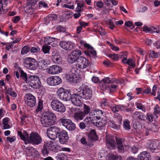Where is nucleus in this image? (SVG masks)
I'll use <instances>...</instances> for the list:
<instances>
[{
    "mask_svg": "<svg viewBox=\"0 0 160 160\" xmlns=\"http://www.w3.org/2000/svg\"><path fill=\"white\" fill-rule=\"evenodd\" d=\"M18 132L21 139L24 141L26 144L29 143L37 145L42 142L41 138L38 133L32 132L29 137L27 132L23 130V132L18 131Z\"/></svg>",
    "mask_w": 160,
    "mask_h": 160,
    "instance_id": "1",
    "label": "nucleus"
},
{
    "mask_svg": "<svg viewBox=\"0 0 160 160\" xmlns=\"http://www.w3.org/2000/svg\"><path fill=\"white\" fill-rule=\"evenodd\" d=\"M43 101L41 99H39L38 106L35 112V119L39 120L41 119V112L43 108ZM42 120H55L56 119V117L54 113L50 112L42 116Z\"/></svg>",
    "mask_w": 160,
    "mask_h": 160,
    "instance_id": "2",
    "label": "nucleus"
},
{
    "mask_svg": "<svg viewBox=\"0 0 160 160\" xmlns=\"http://www.w3.org/2000/svg\"><path fill=\"white\" fill-rule=\"evenodd\" d=\"M76 92L80 93L81 96L82 95L83 98L86 99H89L92 96V92L91 89L84 84H82L80 87L76 88Z\"/></svg>",
    "mask_w": 160,
    "mask_h": 160,
    "instance_id": "3",
    "label": "nucleus"
},
{
    "mask_svg": "<svg viewBox=\"0 0 160 160\" xmlns=\"http://www.w3.org/2000/svg\"><path fill=\"white\" fill-rule=\"evenodd\" d=\"M26 82L34 89L40 87L41 82L38 77L36 75H30L26 79Z\"/></svg>",
    "mask_w": 160,
    "mask_h": 160,
    "instance_id": "4",
    "label": "nucleus"
},
{
    "mask_svg": "<svg viewBox=\"0 0 160 160\" xmlns=\"http://www.w3.org/2000/svg\"><path fill=\"white\" fill-rule=\"evenodd\" d=\"M58 98L61 100L69 101L71 98V94L69 91L62 88H59L56 92Z\"/></svg>",
    "mask_w": 160,
    "mask_h": 160,
    "instance_id": "5",
    "label": "nucleus"
},
{
    "mask_svg": "<svg viewBox=\"0 0 160 160\" xmlns=\"http://www.w3.org/2000/svg\"><path fill=\"white\" fill-rule=\"evenodd\" d=\"M51 106L54 110L60 112H63L66 110V108L64 104L58 100H53L51 102Z\"/></svg>",
    "mask_w": 160,
    "mask_h": 160,
    "instance_id": "6",
    "label": "nucleus"
},
{
    "mask_svg": "<svg viewBox=\"0 0 160 160\" xmlns=\"http://www.w3.org/2000/svg\"><path fill=\"white\" fill-rule=\"evenodd\" d=\"M90 65L89 60L86 58L80 56L76 63V67L81 69H84L87 68Z\"/></svg>",
    "mask_w": 160,
    "mask_h": 160,
    "instance_id": "7",
    "label": "nucleus"
},
{
    "mask_svg": "<svg viewBox=\"0 0 160 160\" xmlns=\"http://www.w3.org/2000/svg\"><path fill=\"white\" fill-rule=\"evenodd\" d=\"M82 54V52L79 50L76 49L72 51L68 56V62L71 64L74 63L78 60V59Z\"/></svg>",
    "mask_w": 160,
    "mask_h": 160,
    "instance_id": "8",
    "label": "nucleus"
},
{
    "mask_svg": "<svg viewBox=\"0 0 160 160\" xmlns=\"http://www.w3.org/2000/svg\"><path fill=\"white\" fill-rule=\"evenodd\" d=\"M24 101L25 104L30 108L34 106L36 102V98L31 93H28L25 95Z\"/></svg>",
    "mask_w": 160,
    "mask_h": 160,
    "instance_id": "9",
    "label": "nucleus"
},
{
    "mask_svg": "<svg viewBox=\"0 0 160 160\" xmlns=\"http://www.w3.org/2000/svg\"><path fill=\"white\" fill-rule=\"evenodd\" d=\"M47 135L50 139L54 140L57 137V134L60 132V129L55 126L52 127L47 130Z\"/></svg>",
    "mask_w": 160,
    "mask_h": 160,
    "instance_id": "10",
    "label": "nucleus"
},
{
    "mask_svg": "<svg viewBox=\"0 0 160 160\" xmlns=\"http://www.w3.org/2000/svg\"><path fill=\"white\" fill-rule=\"evenodd\" d=\"M24 64L27 68L32 70H35L37 68V63L36 60L31 58H27L25 59Z\"/></svg>",
    "mask_w": 160,
    "mask_h": 160,
    "instance_id": "11",
    "label": "nucleus"
},
{
    "mask_svg": "<svg viewBox=\"0 0 160 160\" xmlns=\"http://www.w3.org/2000/svg\"><path fill=\"white\" fill-rule=\"evenodd\" d=\"M58 145L56 142L50 141L45 143L43 146L42 152L43 155L48 154L49 152L48 149L54 150L57 147Z\"/></svg>",
    "mask_w": 160,
    "mask_h": 160,
    "instance_id": "12",
    "label": "nucleus"
},
{
    "mask_svg": "<svg viewBox=\"0 0 160 160\" xmlns=\"http://www.w3.org/2000/svg\"><path fill=\"white\" fill-rule=\"evenodd\" d=\"M47 82L49 86H55L62 83V79L61 77L57 76H50L47 79Z\"/></svg>",
    "mask_w": 160,
    "mask_h": 160,
    "instance_id": "13",
    "label": "nucleus"
},
{
    "mask_svg": "<svg viewBox=\"0 0 160 160\" xmlns=\"http://www.w3.org/2000/svg\"><path fill=\"white\" fill-rule=\"evenodd\" d=\"M116 137L109 135L106 136V143L108 147L110 149H113L116 148V144L115 140H118Z\"/></svg>",
    "mask_w": 160,
    "mask_h": 160,
    "instance_id": "14",
    "label": "nucleus"
},
{
    "mask_svg": "<svg viewBox=\"0 0 160 160\" xmlns=\"http://www.w3.org/2000/svg\"><path fill=\"white\" fill-rule=\"evenodd\" d=\"M75 93L71 96V99L72 103L77 106H80L82 103V98L80 93H77L76 91Z\"/></svg>",
    "mask_w": 160,
    "mask_h": 160,
    "instance_id": "15",
    "label": "nucleus"
},
{
    "mask_svg": "<svg viewBox=\"0 0 160 160\" xmlns=\"http://www.w3.org/2000/svg\"><path fill=\"white\" fill-rule=\"evenodd\" d=\"M62 71V68L60 66L57 65H53L49 67L46 69L47 73L51 75L58 74Z\"/></svg>",
    "mask_w": 160,
    "mask_h": 160,
    "instance_id": "16",
    "label": "nucleus"
},
{
    "mask_svg": "<svg viewBox=\"0 0 160 160\" xmlns=\"http://www.w3.org/2000/svg\"><path fill=\"white\" fill-rule=\"evenodd\" d=\"M103 112L101 110H97L93 114V115H91L89 114V116H88L84 120H96L102 119V116Z\"/></svg>",
    "mask_w": 160,
    "mask_h": 160,
    "instance_id": "17",
    "label": "nucleus"
},
{
    "mask_svg": "<svg viewBox=\"0 0 160 160\" xmlns=\"http://www.w3.org/2000/svg\"><path fill=\"white\" fill-rule=\"evenodd\" d=\"M160 112V108L158 106H156L154 109V111L153 114L151 113H148L147 114V119L148 120L155 119H156L158 117V115Z\"/></svg>",
    "mask_w": 160,
    "mask_h": 160,
    "instance_id": "18",
    "label": "nucleus"
},
{
    "mask_svg": "<svg viewBox=\"0 0 160 160\" xmlns=\"http://www.w3.org/2000/svg\"><path fill=\"white\" fill-rule=\"evenodd\" d=\"M76 71L75 70L72 69V73L67 74L66 78L67 81L69 82H72V83H77L78 82V80L76 74L74 73L73 71Z\"/></svg>",
    "mask_w": 160,
    "mask_h": 160,
    "instance_id": "19",
    "label": "nucleus"
},
{
    "mask_svg": "<svg viewBox=\"0 0 160 160\" xmlns=\"http://www.w3.org/2000/svg\"><path fill=\"white\" fill-rule=\"evenodd\" d=\"M112 82L110 78L108 77L102 79L100 84V85L102 86L103 90L108 89L110 92H111V90L110 89V86H109L108 85Z\"/></svg>",
    "mask_w": 160,
    "mask_h": 160,
    "instance_id": "20",
    "label": "nucleus"
},
{
    "mask_svg": "<svg viewBox=\"0 0 160 160\" xmlns=\"http://www.w3.org/2000/svg\"><path fill=\"white\" fill-rule=\"evenodd\" d=\"M61 122L68 130H73L75 128V125L72 121H61Z\"/></svg>",
    "mask_w": 160,
    "mask_h": 160,
    "instance_id": "21",
    "label": "nucleus"
},
{
    "mask_svg": "<svg viewBox=\"0 0 160 160\" xmlns=\"http://www.w3.org/2000/svg\"><path fill=\"white\" fill-rule=\"evenodd\" d=\"M58 138L61 143L63 144L67 142L68 138L67 132L64 130L60 132Z\"/></svg>",
    "mask_w": 160,
    "mask_h": 160,
    "instance_id": "22",
    "label": "nucleus"
},
{
    "mask_svg": "<svg viewBox=\"0 0 160 160\" xmlns=\"http://www.w3.org/2000/svg\"><path fill=\"white\" fill-rule=\"evenodd\" d=\"M149 121V122H146V124H148V125L147 126L149 129H146L145 133L146 136H148L149 133L151 131L155 132V130H154V128H156V130H158V128H157L156 126L155 125V124L153 123H152V121Z\"/></svg>",
    "mask_w": 160,
    "mask_h": 160,
    "instance_id": "23",
    "label": "nucleus"
},
{
    "mask_svg": "<svg viewBox=\"0 0 160 160\" xmlns=\"http://www.w3.org/2000/svg\"><path fill=\"white\" fill-rule=\"evenodd\" d=\"M138 159L139 160H151V157L148 152L144 151L138 155Z\"/></svg>",
    "mask_w": 160,
    "mask_h": 160,
    "instance_id": "24",
    "label": "nucleus"
},
{
    "mask_svg": "<svg viewBox=\"0 0 160 160\" xmlns=\"http://www.w3.org/2000/svg\"><path fill=\"white\" fill-rule=\"evenodd\" d=\"M80 43L81 44L84 46V47L88 48V52L90 53L93 56H96V51L89 44L86 43L83 41H80Z\"/></svg>",
    "mask_w": 160,
    "mask_h": 160,
    "instance_id": "25",
    "label": "nucleus"
},
{
    "mask_svg": "<svg viewBox=\"0 0 160 160\" xmlns=\"http://www.w3.org/2000/svg\"><path fill=\"white\" fill-rule=\"evenodd\" d=\"M44 41L46 44L51 45L52 47H55L57 45V44L54 38L47 37L44 38Z\"/></svg>",
    "mask_w": 160,
    "mask_h": 160,
    "instance_id": "26",
    "label": "nucleus"
},
{
    "mask_svg": "<svg viewBox=\"0 0 160 160\" xmlns=\"http://www.w3.org/2000/svg\"><path fill=\"white\" fill-rule=\"evenodd\" d=\"M132 117L135 120H143L145 117V116L142 112L136 111L133 114Z\"/></svg>",
    "mask_w": 160,
    "mask_h": 160,
    "instance_id": "27",
    "label": "nucleus"
},
{
    "mask_svg": "<svg viewBox=\"0 0 160 160\" xmlns=\"http://www.w3.org/2000/svg\"><path fill=\"white\" fill-rule=\"evenodd\" d=\"M52 60L54 63H59L61 62L60 56L57 53H53Z\"/></svg>",
    "mask_w": 160,
    "mask_h": 160,
    "instance_id": "28",
    "label": "nucleus"
},
{
    "mask_svg": "<svg viewBox=\"0 0 160 160\" xmlns=\"http://www.w3.org/2000/svg\"><path fill=\"white\" fill-rule=\"evenodd\" d=\"M88 137L90 139L93 141L98 140V137L96 135L95 130L93 129L90 131L88 135Z\"/></svg>",
    "mask_w": 160,
    "mask_h": 160,
    "instance_id": "29",
    "label": "nucleus"
},
{
    "mask_svg": "<svg viewBox=\"0 0 160 160\" xmlns=\"http://www.w3.org/2000/svg\"><path fill=\"white\" fill-rule=\"evenodd\" d=\"M117 143L118 151L120 152L123 153L124 149L121 139L117 140Z\"/></svg>",
    "mask_w": 160,
    "mask_h": 160,
    "instance_id": "30",
    "label": "nucleus"
},
{
    "mask_svg": "<svg viewBox=\"0 0 160 160\" xmlns=\"http://www.w3.org/2000/svg\"><path fill=\"white\" fill-rule=\"evenodd\" d=\"M94 125L98 127H102L106 124V121H91Z\"/></svg>",
    "mask_w": 160,
    "mask_h": 160,
    "instance_id": "31",
    "label": "nucleus"
},
{
    "mask_svg": "<svg viewBox=\"0 0 160 160\" xmlns=\"http://www.w3.org/2000/svg\"><path fill=\"white\" fill-rule=\"evenodd\" d=\"M42 125L45 127H48L55 124L54 121H40Z\"/></svg>",
    "mask_w": 160,
    "mask_h": 160,
    "instance_id": "32",
    "label": "nucleus"
},
{
    "mask_svg": "<svg viewBox=\"0 0 160 160\" xmlns=\"http://www.w3.org/2000/svg\"><path fill=\"white\" fill-rule=\"evenodd\" d=\"M160 26H156L155 27L151 26V33H160Z\"/></svg>",
    "mask_w": 160,
    "mask_h": 160,
    "instance_id": "33",
    "label": "nucleus"
},
{
    "mask_svg": "<svg viewBox=\"0 0 160 160\" xmlns=\"http://www.w3.org/2000/svg\"><path fill=\"white\" fill-rule=\"evenodd\" d=\"M149 57L152 58H157L159 57V54L152 50H150L149 52Z\"/></svg>",
    "mask_w": 160,
    "mask_h": 160,
    "instance_id": "34",
    "label": "nucleus"
},
{
    "mask_svg": "<svg viewBox=\"0 0 160 160\" xmlns=\"http://www.w3.org/2000/svg\"><path fill=\"white\" fill-rule=\"evenodd\" d=\"M46 63V62L44 60L42 59H40L39 60L38 63H37V65H38L40 69H41L44 68Z\"/></svg>",
    "mask_w": 160,
    "mask_h": 160,
    "instance_id": "35",
    "label": "nucleus"
},
{
    "mask_svg": "<svg viewBox=\"0 0 160 160\" xmlns=\"http://www.w3.org/2000/svg\"><path fill=\"white\" fill-rule=\"evenodd\" d=\"M85 115L83 112L76 113L74 115V118L77 120L78 119L81 120L83 119V117Z\"/></svg>",
    "mask_w": 160,
    "mask_h": 160,
    "instance_id": "36",
    "label": "nucleus"
},
{
    "mask_svg": "<svg viewBox=\"0 0 160 160\" xmlns=\"http://www.w3.org/2000/svg\"><path fill=\"white\" fill-rule=\"evenodd\" d=\"M77 7L76 8L77 11H79V12H81V8H83L84 6V2L83 1H80L77 2Z\"/></svg>",
    "mask_w": 160,
    "mask_h": 160,
    "instance_id": "37",
    "label": "nucleus"
},
{
    "mask_svg": "<svg viewBox=\"0 0 160 160\" xmlns=\"http://www.w3.org/2000/svg\"><path fill=\"white\" fill-rule=\"evenodd\" d=\"M57 160H66L67 157L65 154L63 153H60L56 156Z\"/></svg>",
    "mask_w": 160,
    "mask_h": 160,
    "instance_id": "38",
    "label": "nucleus"
},
{
    "mask_svg": "<svg viewBox=\"0 0 160 160\" xmlns=\"http://www.w3.org/2000/svg\"><path fill=\"white\" fill-rule=\"evenodd\" d=\"M158 146V144L155 142H153L149 144L148 148L151 150H155Z\"/></svg>",
    "mask_w": 160,
    "mask_h": 160,
    "instance_id": "39",
    "label": "nucleus"
},
{
    "mask_svg": "<svg viewBox=\"0 0 160 160\" xmlns=\"http://www.w3.org/2000/svg\"><path fill=\"white\" fill-rule=\"evenodd\" d=\"M135 105L137 108L141 110L144 112H145L146 111V109L144 106L141 103L136 102L135 103Z\"/></svg>",
    "mask_w": 160,
    "mask_h": 160,
    "instance_id": "40",
    "label": "nucleus"
},
{
    "mask_svg": "<svg viewBox=\"0 0 160 160\" xmlns=\"http://www.w3.org/2000/svg\"><path fill=\"white\" fill-rule=\"evenodd\" d=\"M68 49L67 50H71L75 46V44L74 42L70 41H68Z\"/></svg>",
    "mask_w": 160,
    "mask_h": 160,
    "instance_id": "41",
    "label": "nucleus"
},
{
    "mask_svg": "<svg viewBox=\"0 0 160 160\" xmlns=\"http://www.w3.org/2000/svg\"><path fill=\"white\" fill-rule=\"evenodd\" d=\"M30 50L29 47L28 46H25L22 48L21 53L22 55H25L27 54Z\"/></svg>",
    "mask_w": 160,
    "mask_h": 160,
    "instance_id": "42",
    "label": "nucleus"
},
{
    "mask_svg": "<svg viewBox=\"0 0 160 160\" xmlns=\"http://www.w3.org/2000/svg\"><path fill=\"white\" fill-rule=\"evenodd\" d=\"M60 46L63 49L67 50L68 49V41H61L60 42Z\"/></svg>",
    "mask_w": 160,
    "mask_h": 160,
    "instance_id": "43",
    "label": "nucleus"
},
{
    "mask_svg": "<svg viewBox=\"0 0 160 160\" xmlns=\"http://www.w3.org/2000/svg\"><path fill=\"white\" fill-rule=\"evenodd\" d=\"M133 127L135 129H139L141 128L142 127L140 122L138 121H136L133 123Z\"/></svg>",
    "mask_w": 160,
    "mask_h": 160,
    "instance_id": "44",
    "label": "nucleus"
},
{
    "mask_svg": "<svg viewBox=\"0 0 160 160\" xmlns=\"http://www.w3.org/2000/svg\"><path fill=\"white\" fill-rule=\"evenodd\" d=\"M42 50L45 54L49 53L50 46L44 45L42 47Z\"/></svg>",
    "mask_w": 160,
    "mask_h": 160,
    "instance_id": "45",
    "label": "nucleus"
},
{
    "mask_svg": "<svg viewBox=\"0 0 160 160\" xmlns=\"http://www.w3.org/2000/svg\"><path fill=\"white\" fill-rule=\"evenodd\" d=\"M97 28L96 29L101 36H103L106 34V32L100 26H98Z\"/></svg>",
    "mask_w": 160,
    "mask_h": 160,
    "instance_id": "46",
    "label": "nucleus"
},
{
    "mask_svg": "<svg viewBox=\"0 0 160 160\" xmlns=\"http://www.w3.org/2000/svg\"><path fill=\"white\" fill-rule=\"evenodd\" d=\"M84 112L85 115L89 113L90 111V108L89 106L84 104L83 105Z\"/></svg>",
    "mask_w": 160,
    "mask_h": 160,
    "instance_id": "47",
    "label": "nucleus"
},
{
    "mask_svg": "<svg viewBox=\"0 0 160 160\" xmlns=\"http://www.w3.org/2000/svg\"><path fill=\"white\" fill-rule=\"evenodd\" d=\"M123 127L127 130H129L130 129V123L128 121H125L124 122Z\"/></svg>",
    "mask_w": 160,
    "mask_h": 160,
    "instance_id": "48",
    "label": "nucleus"
},
{
    "mask_svg": "<svg viewBox=\"0 0 160 160\" xmlns=\"http://www.w3.org/2000/svg\"><path fill=\"white\" fill-rule=\"evenodd\" d=\"M127 62H126V64H127L129 65L132 67L133 68L135 67V62L132 59L130 58L128 59L127 61Z\"/></svg>",
    "mask_w": 160,
    "mask_h": 160,
    "instance_id": "49",
    "label": "nucleus"
},
{
    "mask_svg": "<svg viewBox=\"0 0 160 160\" xmlns=\"http://www.w3.org/2000/svg\"><path fill=\"white\" fill-rule=\"evenodd\" d=\"M8 92L13 98H15L17 96V93L15 92L12 91L11 89H8Z\"/></svg>",
    "mask_w": 160,
    "mask_h": 160,
    "instance_id": "50",
    "label": "nucleus"
},
{
    "mask_svg": "<svg viewBox=\"0 0 160 160\" xmlns=\"http://www.w3.org/2000/svg\"><path fill=\"white\" fill-rule=\"evenodd\" d=\"M109 125L110 127L113 128H118V126L114 123L113 121H110Z\"/></svg>",
    "mask_w": 160,
    "mask_h": 160,
    "instance_id": "51",
    "label": "nucleus"
},
{
    "mask_svg": "<svg viewBox=\"0 0 160 160\" xmlns=\"http://www.w3.org/2000/svg\"><path fill=\"white\" fill-rule=\"evenodd\" d=\"M8 121H2V123L4 125L3 128L5 129H8L10 128V125L8 124Z\"/></svg>",
    "mask_w": 160,
    "mask_h": 160,
    "instance_id": "52",
    "label": "nucleus"
},
{
    "mask_svg": "<svg viewBox=\"0 0 160 160\" xmlns=\"http://www.w3.org/2000/svg\"><path fill=\"white\" fill-rule=\"evenodd\" d=\"M121 109L120 106L119 105H116L113 107L112 108V110L114 112H118Z\"/></svg>",
    "mask_w": 160,
    "mask_h": 160,
    "instance_id": "53",
    "label": "nucleus"
},
{
    "mask_svg": "<svg viewBox=\"0 0 160 160\" xmlns=\"http://www.w3.org/2000/svg\"><path fill=\"white\" fill-rule=\"evenodd\" d=\"M21 18L19 16H15L13 18L12 21L14 23L18 22L20 20Z\"/></svg>",
    "mask_w": 160,
    "mask_h": 160,
    "instance_id": "54",
    "label": "nucleus"
},
{
    "mask_svg": "<svg viewBox=\"0 0 160 160\" xmlns=\"http://www.w3.org/2000/svg\"><path fill=\"white\" fill-rule=\"evenodd\" d=\"M101 106H109L108 103L107 102L106 99H103L101 103Z\"/></svg>",
    "mask_w": 160,
    "mask_h": 160,
    "instance_id": "55",
    "label": "nucleus"
},
{
    "mask_svg": "<svg viewBox=\"0 0 160 160\" xmlns=\"http://www.w3.org/2000/svg\"><path fill=\"white\" fill-rule=\"evenodd\" d=\"M63 8H67L71 9L73 10L74 8V6L73 5H70L67 4H64L62 6Z\"/></svg>",
    "mask_w": 160,
    "mask_h": 160,
    "instance_id": "56",
    "label": "nucleus"
},
{
    "mask_svg": "<svg viewBox=\"0 0 160 160\" xmlns=\"http://www.w3.org/2000/svg\"><path fill=\"white\" fill-rule=\"evenodd\" d=\"M108 57L114 60H117L118 58L117 55L115 53L109 54L108 55Z\"/></svg>",
    "mask_w": 160,
    "mask_h": 160,
    "instance_id": "57",
    "label": "nucleus"
},
{
    "mask_svg": "<svg viewBox=\"0 0 160 160\" xmlns=\"http://www.w3.org/2000/svg\"><path fill=\"white\" fill-rule=\"evenodd\" d=\"M57 29L61 32H64L66 30V28L64 27L61 26H58L57 28Z\"/></svg>",
    "mask_w": 160,
    "mask_h": 160,
    "instance_id": "58",
    "label": "nucleus"
},
{
    "mask_svg": "<svg viewBox=\"0 0 160 160\" xmlns=\"http://www.w3.org/2000/svg\"><path fill=\"white\" fill-rule=\"evenodd\" d=\"M40 7H42L44 8L48 6V4L43 1H41L39 2Z\"/></svg>",
    "mask_w": 160,
    "mask_h": 160,
    "instance_id": "59",
    "label": "nucleus"
},
{
    "mask_svg": "<svg viewBox=\"0 0 160 160\" xmlns=\"http://www.w3.org/2000/svg\"><path fill=\"white\" fill-rule=\"evenodd\" d=\"M121 58L122 60V62L123 63L126 64V62H127V61L128 60L127 59V58L126 55H122L121 56Z\"/></svg>",
    "mask_w": 160,
    "mask_h": 160,
    "instance_id": "60",
    "label": "nucleus"
},
{
    "mask_svg": "<svg viewBox=\"0 0 160 160\" xmlns=\"http://www.w3.org/2000/svg\"><path fill=\"white\" fill-rule=\"evenodd\" d=\"M138 148L136 146H134L132 148L131 151L134 153H136L138 151Z\"/></svg>",
    "mask_w": 160,
    "mask_h": 160,
    "instance_id": "61",
    "label": "nucleus"
},
{
    "mask_svg": "<svg viewBox=\"0 0 160 160\" xmlns=\"http://www.w3.org/2000/svg\"><path fill=\"white\" fill-rule=\"evenodd\" d=\"M39 50L40 49L38 47H32L31 49V51L32 53H36L38 52Z\"/></svg>",
    "mask_w": 160,
    "mask_h": 160,
    "instance_id": "62",
    "label": "nucleus"
},
{
    "mask_svg": "<svg viewBox=\"0 0 160 160\" xmlns=\"http://www.w3.org/2000/svg\"><path fill=\"white\" fill-rule=\"evenodd\" d=\"M108 25L109 28L112 30L115 27L114 24L111 20H109Z\"/></svg>",
    "mask_w": 160,
    "mask_h": 160,
    "instance_id": "63",
    "label": "nucleus"
},
{
    "mask_svg": "<svg viewBox=\"0 0 160 160\" xmlns=\"http://www.w3.org/2000/svg\"><path fill=\"white\" fill-rule=\"evenodd\" d=\"M108 160H115L116 157L115 156L113 155H110L107 157Z\"/></svg>",
    "mask_w": 160,
    "mask_h": 160,
    "instance_id": "64",
    "label": "nucleus"
}]
</instances>
